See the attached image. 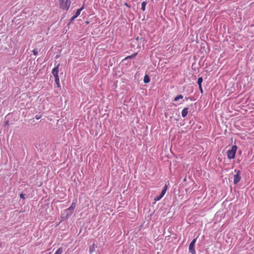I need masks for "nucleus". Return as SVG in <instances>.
Here are the masks:
<instances>
[{
    "label": "nucleus",
    "mask_w": 254,
    "mask_h": 254,
    "mask_svg": "<svg viewBox=\"0 0 254 254\" xmlns=\"http://www.w3.org/2000/svg\"><path fill=\"white\" fill-rule=\"evenodd\" d=\"M70 4V0H60V7L63 10H68Z\"/></svg>",
    "instance_id": "f257e3e1"
},
{
    "label": "nucleus",
    "mask_w": 254,
    "mask_h": 254,
    "mask_svg": "<svg viewBox=\"0 0 254 254\" xmlns=\"http://www.w3.org/2000/svg\"><path fill=\"white\" fill-rule=\"evenodd\" d=\"M236 150H237V146L235 145L232 146L231 149L228 150L227 151L228 158L229 159H234L235 157Z\"/></svg>",
    "instance_id": "f03ea898"
},
{
    "label": "nucleus",
    "mask_w": 254,
    "mask_h": 254,
    "mask_svg": "<svg viewBox=\"0 0 254 254\" xmlns=\"http://www.w3.org/2000/svg\"><path fill=\"white\" fill-rule=\"evenodd\" d=\"M59 66L60 64H58L52 70V73L53 74V75L55 77V79H59V77L58 75Z\"/></svg>",
    "instance_id": "7ed1b4c3"
},
{
    "label": "nucleus",
    "mask_w": 254,
    "mask_h": 254,
    "mask_svg": "<svg viewBox=\"0 0 254 254\" xmlns=\"http://www.w3.org/2000/svg\"><path fill=\"white\" fill-rule=\"evenodd\" d=\"M196 239H194L192 240L191 242H190V246H189V250H190V252L194 254L195 253L194 250V244L196 242Z\"/></svg>",
    "instance_id": "20e7f679"
},
{
    "label": "nucleus",
    "mask_w": 254,
    "mask_h": 254,
    "mask_svg": "<svg viewBox=\"0 0 254 254\" xmlns=\"http://www.w3.org/2000/svg\"><path fill=\"white\" fill-rule=\"evenodd\" d=\"M241 177H240V171H238L237 172V174L234 176V184L236 185L238 184L239 182H240Z\"/></svg>",
    "instance_id": "39448f33"
},
{
    "label": "nucleus",
    "mask_w": 254,
    "mask_h": 254,
    "mask_svg": "<svg viewBox=\"0 0 254 254\" xmlns=\"http://www.w3.org/2000/svg\"><path fill=\"white\" fill-rule=\"evenodd\" d=\"M75 207V202H72V204H71V206L69 207V208H67L66 209V211H70V214H71L73 213V210H74Z\"/></svg>",
    "instance_id": "423d86ee"
},
{
    "label": "nucleus",
    "mask_w": 254,
    "mask_h": 254,
    "mask_svg": "<svg viewBox=\"0 0 254 254\" xmlns=\"http://www.w3.org/2000/svg\"><path fill=\"white\" fill-rule=\"evenodd\" d=\"M84 9V5H83L81 8L78 9L75 13L74 14V17H77L80 14L81 11Z\"/></svg>",
    "instance_id": "0eeeda50"
},
{
    "label": "nucleus",
    "mask_w": 254,
    "mask_h": 254,
    "mask_svg": "<svg viewBox=\"0 0 254 254\" xmlns=\"http://www.w3.org/2000/svg\"><path fill=\"white\" fill-rule=\"evenodd\" d=\"M188 108H186L182 110V116L183 118H185L187 116V115L188 114Z\"/></svg>",
    "instance_id": "6e6552de"
},
{
    "label": "nucleus",
    "mask_w": 254,
    "mask_h": 254,
    "mask_svg": "<svg viewBox=\"0 0 254 254\" xmlns=\"http://www.w3.org/2000/svg\"><path fill=\"white\" fill-rule=\"evenodd\" d=\"M96 245L93 243V244L92 245V246H90L89 247V253L90 254H92L95 251V249H96Z\"/></svg>",
    "instance_id": "1a4fd4ad"
},
{
    "label": "nucleus",
    "mask_w": 254,
    "mask_h": 254,
    "mask_svg": "<svg viewBox=\"0 0 254 254\" xmlns=\"http://www.w3.org/2000/svg\"><path fill=\"white\" fill-rule=\"evenodd\" d=\"M137 55V53H133L131 55L127 56L126 58H125L124 60V61H125L127 59H132L134 58L136 55Z\"/></svg>",
    "instance_id": "9d476101"
},
{
    "label": "nucleus",
    "mask_w": 254,
    "mask_h": 254,
    "mask_svg": "<svg viewBox=\"0 0 254 254\" xmlns=\"http://www.w3.org/2000/svg\"><path fill=\"white\" fill-rule=\"evenodd\" d=\"M63 253V249L62 247H60L59 249L56 251L55 254H62Z\"/></svg>",
    "instance_id": "9b49d317"
},
{
    "label": "nucleus",
    "mask_w": 254,
    "mask_h": 254,
    "mask_svg": "<svg viewBox=\"0 0 254 254\" xmlns=\"http://www.w3.org/2000/svg\"><path fill=\"white\" fill-rule=\"evenodd\" d=\"M146 2L145 1H143L141 3V9L143 10V11H144L145 10V7H146Z\"/></svg>",
    "instance_id": "f8f14e48"
},
{
    "label": "nucleus",
    "mask_w": 254,
    "mask_h": 254,
    "mask_svg": "<svg viewBox=\"0 0 254 254\" xmlns=\"http://www.w3.org/2000/svg\"><path fill=\"white\" fill-rule=\"evenodd\" d=\"M167 191V186H165L164 188H163L162 190H161L160 195H164L166 193Z\"/></svg>",
    "instance_id": "ddd939ff"
},
{
    "label": "nucleus",
    "mask_w": 254,
    "mask_h": 254,
    "mask_svg": "<svg viewBox=\"0 0 254 254\" xmlns=\"http://www.w3.org/2000/svg\"><path fill=\"white\" fill-rule=\"evenodd\" d=\"M202 80H197V84L198 85V87H199V90L200 92L202 93V86H201V83H202Z\"/></svg>",
    "instance_id": "4468645a"
},
{
    "label": "nucleus",
    "mask_w": 254,
    "mask_h": 254,
    "mask_svg": "<svg viewBox=\"0 0 254 254\" xmlns=\"http://www.w3.org/2000/svg\"><path fill=\"white\" fill-rule=\"evenodd\" d=\"M183 98V95H178V96L176 97V98H174V101H178L180 99H182Z\"/></svg>",
    "instance_id": "2eb2a0df"
},
{
    "label": "nucleus",
    "mask_w": 254,
    "mask_h": 254,
    "mask_svg": "<svg viewBox=\"0 0 254 254\" xmlns=\"http://www.w3.org/2000/svg\"><path fill=\"white\" fill-rule=\"evenodd\" d=\"M163 196H164V195H162V194H159V196H156V197H155L154 198V200H155V201H158V200H159L160 199H161V198H162V197H163Z\"/></svg>",
    "instance_id": "dca6fc26"
},
{
    "label": "nucleus",
    "mask_w": 254,
    "mask_h": 254,
    "mask_svg": "<svg viewBox=\"0 0 254 254\" xmlns=\"http://www.w3.org/2000/svg\"><path fill=\"white\" fill-rule=\"evenodd\" d=\"M32 52L33 53V54L35 55V56H36L38 55V51L37 49H34L33 51H32Z\"/></svg>",
    "instance_id": "f3484780"
},
{
    "label": "nucleus",
    "mask_w": 254,
    "mask_h": 254,
    "mask_svg": "<svg viewBox=\"0 0 254 254\" xmlns=\"http://www.w3.org/2000/svg\"><path fill=\"white\" fill-rule=\"evenodd\" d=\"M55 82L56 86H57V87H60V85L59 80H55Z\"/></svg>",
    "instance_id": "a211bd4d"
},
{
    "label": "nucleus",
    "mask_w": 254,
    "mask_h": 254,
    "mask_svg": "<svg viewBox=\"0 0 254 254\" xmlns=\"http://www.w3.org/2000/svg\"><path fill=\"white\" fill-rule=\"evenodd\" d=\"M76 18V17H74V16H72L70 19V22L69 23H71L72 21L74 20Z\"/></svg>",
    "instance_id": "6ab92c4d"
},
{
    "label": "nucleus",
    "mask_w": 254,
    "mask_h": 254,
    "mask_svg": "<svg viewBox=\"0 0 254 254\" xmlns=\"http://www.w3.org/2000/svg\"><path fill=\"white\" fill-rule=\"evenodd\" d=\"M149 79V76L147 75V74H146L144 77V79Z\"/></svg>",
    "instance_id": "aec40b11"
},
{
    "label": "nucleus",
    "mask_w": 254,
    "mask_h": 254,
    "mask_svg": "<svg viewBox=\"0 0 254 254\" xmlns=\"http://www.w3.org/2000/svg\"><path fill=\"white\" fill-rule=\"evenodd\" d=\"M20 198L24 199V194L22 193L20 194Z\"/></svg>",
    "instance_id": "412c9836"
},
{
    "label": "nucleus",
    "mask_w": 254,
    "mask_h": 254,
    "mask_svg": "<svg viewBox=\"0 0 254 254\" xmlns=\"http://www.w3.org/2000/svg\"><path fill=\"white\" fill-rule=\"evenodd\" d=\"M35 119H37V120L40 119V116H38V115L35 116Z\"/></svg>",
    "instance_id": "4be33fe9"
},
{
    "label": "nucleus",
    "mask_w": 254,
    "mask_h": 254,
    "mask_svg": "<svg viewBox=\"0 0 254 254\" xmlns=\"http://www.w3.org/2000/svg\"><path fill=\"white\" fill-rule=\"evenodd\" d=\"M145 83H148L149 82L150 80H143Z\"/></svg>",
    "instance_id": "5701e85b"
},
{
    "label": "nucleus",
    "mask_w": 254,
    "mask_h": 254,
    "mask_svg": "<svg viewBox=\"0 0 254 254\" xmlns=\"http://www.w3.org/2000/svg\"><path fill=\"white\" fill-rule=\"evenodd\" d=\"M198 79L200 80V79H202V77H199V78H198Z\"/></svg>",
    "instance_id": "b1692460"
},
{
    "label": "nucleus",
    "mask_w": 254,
    "mask_h": 254,
    "mask_svg": "<svg viewBox=\"0 0 254 254\" xmlns=\"http://www.w3.org/2000/svg\"><path fill=\"white\" fill-rule=\"evenodd\" d=\"M125 4L126 6H128V5H127V3H126Z\"/></svg>",
    "instance_id": "393cba45"
}]
</instances>
